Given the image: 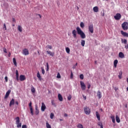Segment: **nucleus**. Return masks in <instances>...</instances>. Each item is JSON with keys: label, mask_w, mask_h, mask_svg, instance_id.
Here are the masks:
<instances>
[{"label": "nucleus", "mask_w": 128, "mask_h": 128, "mask_svg": "<svg viewBox=\"0 0 128 128\" xmlns=\"http://www.w3.org/2000/svg\"><path fill=\"white\" fill-rule=\"evenodd\" d=\"M80 87L82 90H85L86 88V84H84V82L82 81L80 82Z\"/></svg>", "instance_id": "39448f33"}, {"label": "nucleus", "mask_w": 128, "mask_h": 128, "mask_svg": "<svg viewBox=\"0 0 128 128\" xmlns=\"http://www.w3.org/2000/svg\"><path fill=\"white\" fill-rule=\"evenodd\" d=\"M96 116L98 120H100V114H98V112H96Z\"/></svg>", "instance_id": "aec40b11"}, {"label": "nucleus", "mask_w": 128, "mask_h": 128, "mask_svg": "<svg viewBox=\"0 0 128 128\" xmlns=\"http://www.w3.org/2000/svg\"><path fill=\"white\" fill-rule=\"evenodd\" d=\"M118 60H114V68H116V64H118Z\"/></svg>", "instance_id": "b1692460"}, {"label": "nucleus", "mask_w": 128, "mask_h": 128, "mask_svg": "<svg viewBox=\"0 0 128 128\" xmlns=\"http://www.w3.org/2000/svg\"><path fill=\"white\" fill-rule=\"evenodd\" d=\"M38 16H40V18H42V15H40V14H38Z\"/></svg>", "instance_id": "e2e57ef3"}, {"label": "nucleus", "mask_w": 128, "mask_h": 128, "mask_svg": "<svg viewBox=\"0 0 128 128\" xmlns=\"http://www.w3.org/2000/svg\"><path fill=\"white\" fill-rule=\"evenodd\" d=\"M51 104L53 106H54V108L56 107V103L54 102V100H52L51 101Z\"/></svg>", "instance_id": "cd10ccee"}, {"label": "nucleus", "mask_w": 128, "mask_h": 128, "mask_svg": "<svg viewBox=\"0 0 128 128\" xmlns=\"http://www.w3.org/2000/svg\"><path fill=\"white\" fill-rule=\"evenodd\" d=\"M16 124H17V128H22V123H20L18 122V123H16Z\"/></svg>", "instance_id": "f704fd0d"}, {"label": "nucleus", "mask_w": 128, "mask_h": 128, "mask_svg": "<svg viewBox=\"0 0 128 128\" xmlns=\"http://www.w3.org/2000/svg\"><path fill=\"white\" fill-rule=\"evenodd\" d=\"M76 66H78V63H76V64L73 66L72 68H74H74H76Z\"/></svg>", "instance_id": "603ef678"}, {"label": "nucleus", "mask_w": 128, "mask_h": 128, "mask_svg": "<svg viewBox=\"0 0 128 128\" xmlns=\"http://www.w3.org/2000/svg\"><path fill=\"white\" fill-rule=\"evenodd\" d=\"M80 26L82 28H84V24L83 22H81L80 24Z\"/></svg>", "instance_id": "2f4dec72"}, {"label": "nucleus", "mask_w": 128, "mask_h": 128, "mask_svg": "<svg viewBox=\"0 0 128 128\" xmlns=\"http://www.w3.org/2000/svg\"><path fill=\"white\" fill-rule=\"evenodd\" d=\"M100 128H104V126L102 125V124H100Z\"/></svg>", "instance_id": "052dcab7"}, {"label": "nucleus", "mask_w": 128, "mask_h": 128, "mask_svg": "<svg viewBox=\"0 0 128 128\" xmlns=\"http://www.w3.org/2000/svg\"><path fill=\"white\" fill-rule=\"evenodd\" d=\"M93 10H94V12H98V7L96 6L94 7Z\"/></svg>", "instance_id": "6ab92c4d"}, {"label": "nucleus", "mask_w": 128, "mask_h": 128, "mask_svg": "<svg viewBox=\"0 0 128 128\" xmlns=\"http://www.w3.org/2000/svg\"><path fill=\"white\" fill-rule=\"evenodd\" d=\"M16 76H18V70H16Z\"/></svg>", "instance_id": "8fccbe9b"}, {"label": "nucleus", "mask_w": 128, "mask_h": 128, "mask_svg": "<svg viewBox=\"0 0 128 128\" xmlns=\"http://www.w3.org/2000/svg\"><path fill=\"white\" fill-rule=\"evenodd\" d=\"M126 82H128V78H127Z\"/></svg>", "instance_id": "774afa93"}, {"label": "nucleus", "mask_w": 128, "mask_h": 128, "mask_svg": "<svg viewBox=\"0 0 128 128\" xmlns=\"http://www.w3.org/2000/svg\"><path fill=\"white\" fill-rule=\"evenodd\" d=\"M22 128H27L26 125H22Z\"/></svg>", "instance_id": "13d9d810"}, {"label": "nucleus", "mask_w": 128, "mask_h": 128, "mask_svg": "<svg viewBox=\"0 0 128 128\" xmlns=\"http://www.w3.org/2000/svg\"><path fill=\"white\" fill-rule=\"evenodd\" d=\"M31 92L32 94H34V92H36V89H34V86H32L31 87Z\"/></svg>", "instance_id": "bb28decb"}, {"label": "nucleus", "mask_w": 128, "mask_h": 128, "mask_svg": "<svg viewBox=\"0 0 128 128\" xmlns=\"http://www.w3.org/2000/svg\"><path fill=\"white\" fill-rule=\"evenodd\" d=\"M12 22H16V19H14V18H12Z\"/></svg>", "instance_id": "bf43d9fd"}, {"label": "nucleus", "mask_w": 128, "mask_h": 128, "mask_svg": "<svg viewBox=\"0 0 128 128\" xmlns=\"http://www.w3.org/2000/svg\"><path fill=\"white\" fill-rule=\"evenodd\" d=\"M126 45L124 46V48L126 49V50H128V44H125Z\"/></svg>", "instance_id": "09e8293b"}, {"label": "nucleus", "mask_w": 128, "mask_h": 128, "mask_svg": "<svg viewBox=\"0 0 128 128\" xmlns=\"http://www.w3.org/2000/svg\"><path fill=\"white\" fill-rule=\"evenodd\" d=\"M54 116V113H50V118H51V120H52Z\"/></svg>", "instance_id": "e433bc0d"}, {"label": "nucleus", "mask_w": 128, "mask_h": 128, "mask_svg": "<svg viewBox=\"0 0 128 128\" xmlns=\"http://www.w3.org/2000/svg\"><path fill=\"white\" fill-rule=\"evenodd\" d=\"M97 96L98 98L99 99L102 98V94L100 93V91H98Z\"/></svg>", "instance_id": "f3484780"}, {"label": "nucleus", "mask_w": 128, "mask_h": 128, "mask_svg": "<svg viewBox=\"0 0 128 128\" xmlns=\"http://www.w3.org/2000/svg\"><path fill=\"white\" fill-rule=\"evenodd\" d=\"M72 34L73 35L74 38H76V30L72 31Z\"/></svg>", "instance_id": "9b49d317"}, {"label": "nucleus", "mask_w": 128, "mask_h": 128, "mask_svg": "<svg viewBox=\"0 0 128 128\" xmlns=\"http://www.w3.org/2000/svg\"><path fill=\"white\" fill-rule=\"evenodd\" d=\"M35 114H36V116H38V114H40V110H38V105H36L35 106Z\"/></svg>", "instance_id": "f8f14e48"}, {"label": "nucleus", "mask_w": 128, "mask_h": 128, "mask_svg": "<svg viewBox=\"0 0 128 128\" xmlns=\"http://www.w3.org/2000/svg\"><path fill=\"white\" fill-rule=\"evenodd\" d=\"M121 34L123 36H125L126 38H128V33L126 32H124L123 30L120 31Z\"/></svg>", "instance_id": "6e6552de"}, {"label": "nucleus", "mask_w": 128, "mask_h": 128, "mask_svg": "<svg viewBox=\"0 0 128 128\" xmlns=\"http://www.w3.org/2000/svg\"><path fill=\"white\" fill-rule=\"evenodd\" d=\"M58 100L60 102H62V94H58Z\"/></svg>", "instance_id": "5701e85b"}, {"label": "nucleus", "mask_w": 128, "mask_h": 128, "mask_svg": "<svg viewBox=\"0 0 128 128\" xmlns=\"http://www.w3.org/2000/svg\"><path fill=\"white\" fill-rule=\"evenodd\" d=\"M83 96V98L84 100H86V96H84V95H82Z\"/></svg>", "instance_id": "4d7b16f0"}, {"label": "nucleus", "mask_w": 128, "mask_h": 128, "mask_svg": "<svg viewBox=\"0 0 128 128\" xmlns=\"http://www.w3.org/2000/svg\"><path fill=\"white\" fill-rule=\"evenodd\" d=\"M84 112L86 114L88 115L90 114V108L86 106L84 108Z\"/></svg>", "instance_id": "7ed1b4c3"}, {"label": "nucleus", "mask_w": 128, "mask_h": 128, "mask_svg": "<svg viewBox=\"0 0 128 128\" xmlns=\"http://www.w3.org/2000/svg\"><path fill=\"white\" fill-rule=\"evenodd\" d=\"M114 18H115L116 20H120L122 18V15L120 13H117L116 16H114Z\"/></svg>", "instance_id": "20e7f679"}, {"label": "nucleus", "mask_w": 128, "mask_h": 128, "mask_svg": "<svg viewBox=\"0 0 128 128\" xmlns=\"http://www.w3.org/2000/svg\"><path fill=\"white\" fill-rule=\"evenodd\" d=\"M46 48H50V50H52V46L50 45H48L47 46H46Z\"/></svg>", "instance_id": "a19ab883"}, {"label": "nucleus", "mask_w": 128, "mask_h": 128, "mask_svg": "<svg viewBox=\"0 0 128 128\" xmlns=\"http://www.w3.org/2000/svg\"><path fill=\"white\" fill-rule=\"evenodd\" d=\"M46 52L48 54H50V56H54V54L52 53L50 51L47 50Z\"/></svg>", "instance_id": "412c9836"}, {"label": "nucleus", "mask_w": 128, "mask_h": 128, "mask_svg": "<svg viewBox=\"0 0 128 128\" xmlns=\"http://www.w3.org/2000/svg\"><path fill=\"white\" fill-rule=\"evenodd\" d=\"M13 62L14 64V66H16V58H13Z\"/></svg>", "instance_id": "c9c22d12"}, {"label": "nucleus", "mask_w": 128, "mask_h": 128, "mask_svg": "<svg viewBox=\"0 0 128 128\" xmlns=\"http://www.w3.org/2000/svg\"><path fill=\"white\" fill-rule=\"evenodd\" d=\"M20 82H24V80H26V76L24 75H20Z\"/></svg>", "instance_id": "1a4fd4ad"}, {"label": "nucleus", "mask_w": 128, "mask_h": 128, "mask_svg": "<svg viewBox=\"0 0 128 128\" xmlns=\"http://www.w3.org/2000/svg\"><path fill=\"white\" fill-rule=\"evenodd\" d=\"M16 120V124H18V122H20V117L18 116L15 118Z\"/></svg>", "instance_id": "473e14b6"}, {"label": "nucleus", "mask_w": 128, "mask_h": 128, "mask_svg": "<svg viewBox=\"0 0 128 128\" xmlns=\"http://www.w3.org/2000/svg\"><path fill=\"white\" fill-rule=\"evenodd\" d=\"M6 82H8V76H5L4 78Z\"/></svg>", "instance_id": "5fc2aeb1"}, {"label": "nucleus", "mask_w": 128, "mask_h": 128, "mask_svg": "<svg viewBox=\"0 0 128 128\" xmlns=\"http://www.w3.org/2000/svg\"><path fill=\"white\" fill-rule=\"evenodd\" d=\"M80 80H82L84 78V74H80Z\"/></svg>", "instance_id": "c03bdc74"}, {"label": "nucleus", "mask_w": 128, "mask_h": 128, "mask_svg": "<svg viewBox=\"0 0 128 128\" xmlns=\"http://www.w3.org/2000/svg\"><path fill=\"white\" fill-rule=\"evenodd\" d=\"M57 78H60V73H58L56 76Z\"/></svg>", "instance_id": "a18cd8bd"}, {"label": "nucleus", "mask_w": 128, "mask_h": 128, "mask_svg": "<svg viewBox=\"0 0 128 128\" xmlns=\"http://www.w3.org/2000/svg\"><path fill=\"white\" fill-rule=\"evenodd\" d=\"M118 78H120V80H122V71L120 70L119 72V74L118 76Z\"/></svg>", "instance_id": "2eb2a0df"}, {"label": "nucleus", "mask_w": 128, "mask_h": 128, "mask_svg": "<svg viewBox=\"0 0 128 128\" xmlns=\"http://www.w3.org/2000/svg\"><path fill=\"white\" fill-rule=\"evenodd\" d=\"M14 104V99L12 98L10 103V106H12Z\"/></svg>", "instance_id": "a211bd4d"}, {"label": "nucleus", "mask_w": 128, "mask_h": 128, "mask_svg": "<svg viewBox=\"0 0 128 128\" xmlns=\"http://www.w3.org/2000/svg\"><path fill=\"white\" fill-rule=\"evenodd\" d=\"M110 118H112V122L114 124V122H116V118H114V116H111Z\"/></svg>", "instance_id": "393cba45"}, {"label": "nucleus", "mask_w": 128, "mask_h": 128, "mask_svg": "<svg viewBox=\"0 0 128 128\" xmlns=\"http://www.w3.org/2000/svg\"><path fill=\"white\" fill-rule=\"evenodd\" d=\"M46 104H44V103L42 102V106H41L42 112H44V110H46Z\"/></svg>", "instance_id": "0eeeda50"}, {"label": "nucleus", "mask_w": 128, "mask_h": 128, "mask_svg": "<svg viewBox=\"0 0 128 128\" xmlns=\"http://www.w3.org/2000/svg\"><path fill=\"white\" fill-rule=\"evenodd\" d=\"M42 68V74H44V68Z\"/></svg>", "instance_id": "de8ad7c7"}, {"label": "nucleus", "mask_w": 128, "mask_h": 128, "mask_svg": "<svg viewBox=\"0 0 128 128\" xmlns=\"http://www.w3.org/2000/svg\"><path fill=\"white\" fill-rule=\"evenodd\" d=\"M3 28L5 30H6V24H4Z\"/></svg>", "instance_id": "37998d69"}, {"label": "nucleus", "mask_w": 128, "mask_h": 128, "mask_svg": "<svg viewBox=\"0 0 128 128\" xmlns=\"http://www.w3.org/2000/svg\"><path fill=\"white\" fill-rule=\"evenodd\" d=\"M116 122L120 123V117H118V116L116 115Z\"/></svg>", "instance_id": "4be33fe9"}, {"label": "nucleus", "mask_w": 128, "mask_h": 128, "mask_svg": "<svg viewBox=\"0 0 128 128\" xmlns=\"http://www.w3.org/2000/svg\"><path fill=\"white\" fill-rule=\"evenodd\" d=\"M18 30H19L20 32H22V26H18Z\"/></svg>", "instance_id": "c756f323"}, {"label": "nucleus", "mask_w": 128, "mask_h": 128, "mask_svg": "<svg viewBox=\"0 0 128 128\" xmlns=\"http://www.w3.org/2000/svg\"><path fill=\"white\" fill-rule=\"evenodd\" d=\"M73 76H74V74H72V72L71 71V74H70V78H72Z\"/></svg>", "instance_id": "49530a36"}, {"label": "nucleus", "mask_w": 128, "mask_h": 128, "mask_svg": "<svg viewBox=\"0 0 128 128\" xmlns=\"http://www.w3.org/2000/svg\"><path fill=\"white\" fill-rule=\"evenodd\" d=\"M3 50H4V52H6H6H7L6 49L5 48H4Z\"/></svg>", "instance_id": "864d4df0"}, {"label": "nucleus", "mask_w": 128, "mask_h": 128, "mask_svg": "<svg viewBox=\"0 0 128 128\" xmlns=\"http://www.w3.org/2000/svg\"><path fill=\"white\" fill-rule=\"evenodd\" d=\"M122 29L124 30H128V22H124L123 24H122Z\"/></svg>", "instance_id": "f03ea898"}, {"label": "nucleus", "mask_w": 128, "mask_h": 128, "mask_svg": "<svg viewBox=\"0 0 128 128\" xmlns=\"http://www.w3.org/2000/svg\"><path fill=\"white\" fill-rule=\"evenodd\" d=\"M84 44H86V41L84 40H81V45L82 46H84Z\"/></svg>", "instance_id": "c85d7f7f"}, {"label": "nucleus", "mask_w": 128, "mask_h": 128, "mask_svg": "<svg viewBox=\"0 0 128 128\" xmlns=\"http://www.w3.org/2000/svg\"><path fill=\"white\" fill-rule=\"evenodd\" d=\"M88 88L90 90V84H88Z\"/></svg>", "instance_id": "6e6d98bb"}, {"label": "nucleus", "mask_w": 128, "mask_h": 128, "mask_svg": "<svg viewBox=\"0 0 128 128\" xmlns=\"http://www.w3.org/2000/svg\"><path fill=\"white\" fill-rule=\"evenodd\" d=\"M16 104L18 105V101L16 102Z\"/></svg>", "instance_id": "338daca9"}, {"label": "nucleus", "mask_w": 128, "mask_h": 128, "mask_svg": "<svg viewBox=\"0 0 128 128\" xmlns=\"http://www.w3.org/2000/svg\"><path fill=\"white\" fill-rule=\"evenodd\" d=\"M76 30L78 34L82 38H86V34L84 32H82V29H80V27H77Z\"/></svg>", "instance_id": "f257e3e1"}, {"label": "nucleus", "mask_w": 128, "mask_h": 128, "mask_svg": "<svg viewBox=\"0 0 128 128\" xmlns=\"http://www.w3.org/2000/svg\"><path fill=\"white\" fill-rule=\"evenodd\" d=\"M16 80H18V76H16Z\"/></svg>", "instance_id": "0e129e2a"}, {"label": "nucleus", "mask_w": 128, "mask_h": 128, "mask_svg": "<svg viewBox=\"0 0 128 128\" xmlns=\"http://www.w3.org/2000/svg\"><path fill=\"white\" fill-rule=\"evenodd\" d=\"M22 54H24V56H28V49L25 48L23 50V52Z\"/></svg>", "instance_id": "9d476101"}, {"label": "nucleus", "mask_w": 128, "mask_h": 128, "mask_svg": "<svg viewBox=\"0 0 128 128\" xmlns=\"http://www.w3.org/2000/svg\"><path fill=\"white\" fill-rule=\"evenodd\" d=\"M46 128H52V126L48 124V122H46Z\"/></svg>", "instance_id": "7c9ffc66"}, {"label": "nucleus", "mask_w": 128, "mask_h": 128, "mask_svg": "<svg viewBox=\"0 0 128 128\" xmlns=\"http://www.w3.org/2000/svg\"><path fill=\"white\" fill-rule=\"evenodd\" d=\"M8 56L10 58V52H9L8 54Z\"/></svg>", "instance_id": "680f3d73"}, {"label": "nucleus", "mask_w": 128, "mask_h": 128, "mask_svg": "<svg viewBox=\"0 0 128 128\" xmlns=\"http://www.w3.org/2000/svg\"><path fill=\"white\" fill-rule=\"evenodd\" d=\"M36 76L38 78L39 80H42V76H40V74L38 71L37 72Z\"/></svg>", "instance_id": "dca6fc26"}, {"label": "nucleus", "mask_w": 128, "mask_h": 128, "mask_svg": "<svg viewBox=\"0 0 128 128\" xmlns=\"http://www.w3.org/2000/svg\"><path fill=\"white\" fill-rule=\"evenodd\" d=\"M10 90H8L4 98H8V96H10Z\"/></svg>", "instance_id": "4468645a"}, {"label": "nucleus", "mask_w": 128, "mask_h": 128, "mask_svg": "<svg viewBox=\"0 0 128 128\" xmlns=\"http://www.w3.org/2000/svg\"><path fill=\"white\" fill-rule=\"evenodd\" d=\"M118 56L120 58H124V54L122 52H120L118 54Z\"/></svg>", "instance_id": "ddd939ff"}, {"label": "nucleus", "mask_w": 128, "mask_h": 128, "mask_svg": "<svg viewBox=\"0 0 128 128\" xmlns=\"http://www.w3.org/2000/svg\"><path fill=\"white\" fill-rule=\"evenodd\" d=\"M77 127L78 128H84V126L80 124H78Z\"/></svg>", "instance_id": "58836bf2"}, {"label": "nucleus", "mask_w": 128, "mask_h": 128, "mask_svg": "<svg viewBox=\"0 0 128 128\" xmlns=\"http://www.w3.org/2000/svg\"><path fill=\"white\" fill-rule=\"evenodd\" d=\"M30 114L32 116H34V109L32 108H30Z\"/></svg>", "instance_id": "4c0bfd02"}, {"label": "nucleus", "mask_w": 128, "mask_h": 128, "mask_svg": "<svg viewBox=\"0 0 128 128\" xmlns=\"http://www.w3.org/2000/svg\"><path fill=\"white\" fill-rule=\"evenodd\" d=\"M89 32L91 34H94V24H91L88 26Z\"/></svg>", "instance_id": "423d86ee"}, {"label": "nucleus", "mask_w": 128, "mask_h": 128, "mask_svg": "<svg viewBox=\"0 0 128 128\" xmlns=\"http://www.w3.org/2000/svg\"><path fill=\"white\" fill-rule=\"evenodd\" d=\"M48 70H50L48 63H46V72H48Z\"/></svg>", "instance_id": "ea45409f"}, {"label": "nucleus", "mask_w": 128, "mask_h": 128, "mask_svg": "<svg viewBox=\"0 0 128 128\" xmlns=\"http://www.w3.org/2000/svg\"><path fill=\"white\" fill-rule=\"evenodd\" d=\"M64 116H68V114H64Z\"/></svg>", "instance_id": "69168bd1"}, {"label": "nucleus", "mask_w": 128, "mask_h": 128, "mask_svg": "<svg viewBox=\"0 0 128 128\" xmlns=\"http://www.w3.org/2000/svg\"><path fill=\"white\" fill-rule=\"evenodd\" d=\"M68 100H72V95L70 94L68 97Z\"/></svg>", "instance_id": "79ce46f5"}, {"label": "nucleus", "mask_w": 128, "mask_h": 128, "mask_svg": "<svg viewBox=\"0 0 128 128\" xmlns=\"http://www.w3.org/2000/svg\"><path fill=\"white\" fill-rule=\"evenodd\" d=\"M66 50L67 54H70V50L68 47L66 48Z\"/></svg>", "instance_id": "72a5a7b5"}, {"label": "nucleus", "mask_w": 128, "mask_h": 128, "mask_svg": "<svg viewBox=\"0 0 128 128\" xmlns=\"http://www.w3.org/2000/svg\"><path fill=\"white\" fill-rule=\"evenodd\" d=\"M122 42L124 44H126L128 42V40L126 39H122Z\"/></svg>", "instance_id": "a878e982"}, {"label": "nucleus", "mask_w": 128, "mask_h": 128, "mask_svg": "<svg viewBox=\"0 0 128 128\" xmlns=\"http://www.w3.org/2000/svg\"><path fill=\"white\" fill-rule=\"evenodd\" d=\"M32 102H30V103L29 104V107L30 108H32Z\"/></svg>", "instance_id": "3c124183"}]
</instances>
